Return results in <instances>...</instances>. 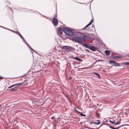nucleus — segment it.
Here are the masks:
<instances>
[{
	"label": "nucleus",
	"instance_id": "f257e3e1",
	"mask_svg": "<svg viewBox=\"0 0 129 129\" xmlns=\"http://www.w3.org/2000/svg\"><path fill=\"white\" fill-rule=\"evenodd\" d=\"M63 28V31L66 35L69 36H72L73 35H76L78 36H80L81 35V32L74 31V29L67 27Z\"/></svg>",
	"mask_w": 129,
	"mask_h": 129
},
{
	"label": "nucleus",
	"instance_id": "f03ea898",
	"mask_svg": "<svg viewBox=\"0 0 129 129\" xmlns=\"http://www.w3.org/2000/svg\"><path fill=\"white\" fill-rule=\"evenodd\" d=\"M79 37H73L71 38V40L81 44L82 43V40L81 38Z\"/></svg>",
	"mask_w": 129,
	"mask_h": 129
},
{
	"label": "nucleus",
	"instance_id": "7ed1b4c3",
	"mask_svg": "<svg viewBox=\"0 0 129 129\" xmlns=\"http://www.w3.org/2000/svg\"><path fill=\"white\" fill-rule=\"evenodd\" d=\"M109 63L110 64H112V66H114L115 67H118L121 66V65L123 64V63H118L116 62L115 61L110 60H109Z\"/></svg>",
	"mask_w": 129,
	"mask_h": 129
},
{
	"label": "nucleus",
	"instance_id": "20e7f679",
	"mask_svg": "<svg viewBox=\"0 0 129 129\" xmlns=\"http://www.w3.org/2000/svg\"><path fill=\"white\" fill-rule=\"evenodd\" d=\"M61 48L63 50H64L67 52H70L72 51V47L67 46H62Z\"/></svg>",
	"mask_w": 129,
	"mask_h": 129
},
{
	"label": "nucleus",
	"instance_id": "39448f33",
	"mask_svg": "<svg viewBox=\"0 0 129 129\" xmlns=\"http://www.w3.org/2000/svg\"><path fill=\"white\" fill-rule=\"evenodd\" d=\"M52 22L53 23V24L55 26L58 24V20L55 17H54L52 19Z\"/></svg>",
	"mask_w": 129,
	"mask_h": 129
},
{
	"label": "nucleus",
	"instance_id": "423d86ee",
	"mask_svg": "<svg viewBox=\"0 0 129 129\" xmlns=\"http://www.w3.org/2000/svg\"><path fill=\"white\" fill-rule=\"evenodd\" d=\"M81 35L80 36H79V37H82L81 39L82 40V42H83L84 40L85 39H88L89 37L86 35H85L84 34L81 33Z\"/></svg>",
	"mask_w": 129,
	"mask_h": 129
},
{
	"label": "nucleus",
	"instance_id": "0eeeda50",
	"mask_svg": "<svg viewBox=\"0 0 129 129\" xmlns=\"http://www.w3.org/2000/svg\"><path fill=\"white\" fill-rule=\"evenodd\" d=\"M107 125L109 126L110 128L112 129H119L122 126H120L117 127L115 128L112 126L111 124H107Z\"/></svg>",
	"mask_w": 129,
	"mask_h": 129
},
{
	"label": "nucleus",
	"instance_id": "6e6552de",
	"mask_svg": "<svg viewBox=\"0 0 129 129\" xmlns=\"http://www.w3.org/2000/svg\"><path fill=\"white\" fill-rule=\"evenodd\" d=\"M97 121H98V122H90L89 123L90 124L94 125H99L100 124V122L99 120H97Z\"/></svg>",
	"mask_w": 129,
	"mask_h": 129
},
{
	"label": "nucleus",
	"instance_id": "1a4fd4ad",
	"mask_svg": "<svg viewBox=\"0 0 129 129\" xmlns=\"http://www.w3.org/2000/svg\"><path fill=\"white\" fill-rule=\"evenodd\" d=\"M93 19H92L89 22V23L87 24L84 28L82 29L83 30L84 29H85L86 28H87V27H88V26H89L92 23V22H93Z\"/></svg>",
	"mask_w": 129,
	"mask_h": 129
},
{
	"label": "nucleus",
	"instance_id": "9d476101",
	"mask_svg": "<svg viewBox=\"0 0 129 129\" xmlns=\"http://www.w3.org/2000/svg\"><path fill=\"white\" fill-rule=\"evenodd\" d=\"M90 50L92 51H95L97 50V48L94 46H90Z\"/></svg>",
	"mask_w": 129,
	"mask_h": 129
},
{
	"label": "nucleus",
	"instance_id": "9b49d317",
	"mask_svg": "<svg viewBox=\"0 0 129 129\" xmlns=\"http://www.w3.org/2000/svg\"><path fill=\"white\" fill-rule=\"evenodd\" d=\"M18 88V87H15L14 88L10 89L9 90L11 92H13V91H17Z\"/></svg>",
	"mask_w": 129,
	"mask_h": 129
},
{
	"label": "nucleus",
	"instance_id": "f8f14e48",
	"mask_svg": "<svg viewBox=\"0 0 129 129\" xmlns=\"http://www.w3.org/2000/svg\"><path fill=\"white\" fill-rule=\"evenodd\" d=\"M81 44L84 47L87 48L89 49L91 46H88L87 44H84L82 43H81Z\"/></svg>",
	"mask_w": 129,
	"mask_h": 129
},
{
	"label": "nucleus",
	"instance_id": "ddd939ff",
	"mask_svg": "<svg viewBox=\"0 0 129 129\" xmlns=\"http://www.w3.org/2000/svg\"><path fill=\"white\" fill-rule=\"evenodd\" d=\"M57 30L59 34H61L62 33V31H63V30L61 27H58L57 28Z\"/></svg>",
	"mask_w": 129,
	"mask_h": 129
},
{
	"label": "nucleus",
	"instance_id": "4468645a",
	"mask_svg": "<svg viewBox=\"0 0 129 129\" xmlns=\"http://www.w3.org/2000/svg\"><path fill=\"white\" fill-rule=\"evenodd\" d=\"M75 59L78 61H80V62H82L83 61V60L80 59V58H79L77 57V56H76L75 58Z\"/></svg>",
	"mask_w": 129,
	"mask_h": 129
},
{
	"label": "nucleus",
	"instance_id": "2eb2a0df",
	"mask_svg": "<svg viewBox=\"0 0 129 129\" xmlns=\"http://www.w3.org/2000/svg\"><path fill=\"white\" fill-rule=\"evenodd\" d=\"M105 53L107 55H108L110 54V52L109 50H107L105 51Z\"/></svg>",
	"mask_w": 129,
	"mask_h": 129
},
{
	"label": "nucleus",
	"instance_id": "dca6fc26",
	"mask_svg": "<svg viewBox=\"0 0 129 129\" xmlns=\"http://www.w3.org/2000/svg\"><path fill=\"white\" fill-rule=\"evenodd\" d=\"M94 75H96L99 78H101L100 75L97 73L94 72L93 73Z\"/></svg>",
	"mask_w": 129,
	"mask_h": 129
},
{
	"label": "nucleus",
	"instance_id": "f3484780",
	"mask_svg": "<svg viewBox=\"0 0 129 129\" xmlns=\"http://www.w3.org/2000/svg\"><path fill=\"white\" fill-rule=\"evenodd\" d=\"M79 114L81 116H83L84 117H85L86 116V115L84 114H83V113L82 112H80Z\"/></svg>",
	"mask_w": 129,
	"mask_h": 129
},
{
	"label": "nucleus",
	"instance_id": "a211bd4d",
	"mask_svg": "<svg viewBox=\"0 0 129 129\" xmlns=\"http://www.w3.org/2000/svg\"><path fill=\"white\" fill-rule=\"evenodd\" d=\"M17 32V34L22 39L23 38V37L22 36V35L19 32Z\"/></svg>",
	"mask_w": 129,
	"mask_h": 129
},
{
	"label": "nucleus",
	"instance_id": "6ab92c4d",
	"mask_svg": "<svg viewBox=\"0 0 129 129\" xmlns=\"http://www.w3.org/2000/svg\"><path fill=\"white\" fill-rule=\"evenodd\" d=\"M114 57H116V59H117L120 58L122 56L121 55L120 56H114Z\"/></svg>",
	"mask_w": 129,
	"mask_h": 129
},
{
	"label": "nucleus",
	"instance_id": "aec40b11",
	"mask_svg": "<svg viewBox=\"0 0 129 129\" xmlns=\"http://www.w3.org/2000/svg\"><path fill=\"white\" fill-rule=\"evenodd\" d=\"M40 64V63H38V64H36V66L38 67V68L39 69L40 68H41Z\"/></svg>",
	"mask_w": 129,
	"mask_h": 129
},
{
	"label": "nucleus",
	"instance_id": "412c9836",
	"mask_svg": "<svg viewBox=\"0 0 129 129\" xmlns=\"http://www.w3.org/2000/svg\"><path fill=\"white\" fill-rule=\"evenodd\" d=\"M120 122H119L118 121H117L116 123H115L114 122V124L115 126H116L118 124H120Z\"/></svg>",
	"mask_w": 129,
	"mask_h": 129
},
{
	"label": "nucleus",
	"instance_id": "4be33fe9",
	"mask_svg": "<svg viewBox=\"0 0 129 129\" xmlns=\"http://www.w3.org/2000/svg\"><path fill=\"white\" fill-rule=\"evenodd\" d=\"M123 64H124L125 65H129V62H127L124 63H123Z\"/></svg>",
	"mask_w": 129,
	"mask_h": 129
},
{
	"label": "nucleus",
	"instance_id": "5701e85b",
	"mask_svg": "<svg viewBox=\"0 0 129 129\" xmlns=\"http://www.w3.org/2000/svg\"><path fill=\"white\" fill-rule=\"evenodd\" d=\"M25 81H24V82H22L17 83V86L20 85H22L23 83V82H24Z\"/></svg>",
	"mask_w": 129,
	"mask_h": 129
},
{
	"label": "nucleus",
	"instance_id": "b1692460",
	"mask_svg": "<svg viewBox=\"0 0 129 129\" xmlns=\"http://www.w3.org/2000/svg\"><path fill=\"white\" fill-rule=\"evenodd\" d=\"M22 39L23 40V42H24V43H26V44L27 45V44H28L26 41L23 38H22Z\"/></svg>",
	"mask_w": 129,
	"mask_h": 129
},
{
	"label": "nucleus",
	"instance_id": "393cba45",
	"mask_svg": "<svg viewBox=\"0 0 129 129\" xmlns=\"http://www.w3.org/2000/svg\"><path fill=\"white\" fill-rule=\"evenodd\" d=\"M109 121L112 124H114V122L111 121V120H109Z\"/></svg>",
	"mask_w": 129,
	"mask_h": 129
},
{
	"label": "nucleus",
	"instance_id": "a878e982",
	"mask_svg": "<svg viewBox=\"0 0 129 129\" xmlns=\"http://www.w3.org/2000/svg\"><path fill=\"white\" fill-rule=\"evenodd\" d=\"M75 50H76V49L75 48H73V47H72V51H75Z\"/></svg>",
	"mask_w": 129,
	"mask_h": 129
},
{
	"label": "nucleus",
	"instance_id": "bb28decb",
	"mask_svg": "<svg viewBox=\"0 0 129 129\" xmlns=\"http://www.w3.org/2000/svg\"><path fill=\"white\" fill-rule=\"evenodd\" d=\"M27 45L29 46V48L30 49L32 50H33V49L32 48L29 46V45L28 44H27Z\"/></svg>",
	"mask_w": 129,
	"mask_h": 129
},
{
	"label": "nucleus",
	"instance_id": "cd10ccee",
	"mask_svg": "<svg viewBox=\"0 0 129 129\" xmlns=\"http://www.w3.org/2000/svg\"><path fill=\"white\" fill-rule=\"evenodd\" d=\"M114 56H113L112 57V59L113 60H116V57H114Z\"/></svg>",
	"mask_w": 129,
	"mask_h": 129
},
{
	"label": "nucleus",
	"instance_id": "c85d7f7f",
	"mask_svg": "<svg viewBox=\"0 0 129 129\" xmlns=\"http://www.w3.org/2000/svg\"><path fill=\"white\" fill-rule=\"evenodd\" d=\"M13 87V85H11L9 87H8V88L9 89V88H11L12 87Z\"/></svg>",
	"mask_w": 129,
	"mask_h": 129
},
{
	"label": "nucleus",
	"instance_id": "c756f323",
	"mask_svg": "<svg viewBox=\"0 0 129 129\" xmlns=\"http://www.w3.org/2000/svg\"><path fill=\"white\" fill-rule=\"evenodd\" d=\"M70 57L71 58L73 59H75V57H74V56H71Z\"/></svg>",
	"mask_w": 129,
	"mask_h": 129
},
{
	"label": "nucleus",
	"instance_id": "7c9ffc66",
	"mask_svg": "<svg viewBox=\"0 0 129 129\" xmlns=\"http://www.w3.org/2000/svg\"><path fill=\"white\" fill-rule=\"evenodd\" d=\"M75 111L77 112V113H78L79 114V112H80L78 111L76 109H75Z\"/></svg>",
	"mask_w": 129,
	"mask_h": 129
},
{
	"label": "nucleus",
	"instance_id": "2f4dec72",
	"mask_svg": "<svg viewBox=\"0 0 129 129\" xmlns=\"http://www.w3.org/2000/svg\"><path fill=\"white\" fill-rule=\"evenodd\" d=\"M57 14H55V16H54V17L55 18V17H57Z\"/></svg>",
	"mask_w": 129,
	"mask_h": 129
},
{
	"label": "nucleus",
	"instance_id": "473e14b6",
	"mask_svg": "<svg viewBox=\"0 0 129 129\" xmlns=\"http://www.w3.org/2000/svg\"><path fill=\"white\" fill-rule=\"evenodd\" d=\"M91 27H94V29L95 30V27H94V26H93V25H92V26H91Z\"/></svg>",
	"mask_w": 129,
	"mask_h": 129
},
{
	"label": "nucleus",
	"instance_id": "72a5a7b5",
	"mask_svg": "<svg viewBox=\"0 0 129 129\" xmlns=\"http://www.w3.org/2000/svg\"><path fill=\"white\" fill-rule=\"evenodd\" d=\"M13 87L15 86H17V84H13Z\"/></svg>",
	"mask_w": 129,
	"mask_h": 129
},
{
	"label": "nucleus",
	"instance_id": "f704fd0d",
	"mask_svg": "<svg viewBox=\"0 0 129 129\" xmlns=\"http://www.w3.org/2000/svg\"><path fill=\"white\" fill-rule=\"evenodd\" d=\"M4 77H0V79H3Z\"/></svg>",
	"mask_w": 129,
	"mask_h": 129
},
{
	"label": "nucleus",
	"instance_id": "c9c22d12",
	"mask_svg": "<svg viewBox=\"0 0 129 129\" xmlns=\"http://www.w3.org/2000/svg\"><path fill=\"white\" fill-rule=\"evenodd\" d=\"M11 105H13L14 106H16V104H11Z\"/></svg>",
	"mask_w": 129,
	"mask_h": 129
},
{
	"label": "nucleus",
	"instance_id": "e433bc0d",
	"mask_svg": "<svg viewBox=\"0 0 129 129\" xmlns=\"http://www.w3.org/2000/svg\"><path fill=\"white\" fill-rule=\"evenodd\" d=\"M1 27H2V28H4L5 29L6 28H5V27L3 26H1Z\"/></svg>",
	"mask_w": 129,
	"mask_h": 129
},
{
	"label": "nucleus",
	"instance_id": "4c0bfd02",
	"mask_svg": "<svg viewBox=\"0 0 129 129\" xmlns=\"http://www.w3.org/2000/svg\"><path fill=\"white\" fill-rule=\"evenodd\" d=\"M85 50L86 51H88V52H89V51L88 50V49H85Z\"/></svg>",
	"mask_w": 129,
	"mask_h": 129
},
{
	"label": "nucleus",
	"instance_id": "58836bf2",
	"mask_svg": "<svg viewBox=\"0 0 129 129\" xmlns=\"http://www.w3.org/2000/svg\"><path fill=\"white\" fill-rule=\"evenodd\" d=\"M5 29L9 30H10V29H8V28H6Z\"/></svg>",
	"mask_w": 129,
	"mask_h": 129
},
{
	"label": "nucleus",
	"instance_id": "ea45409f",
	"mask_svg": "<svg viewBox=\"0 0 129 129\" xmlns=\"http://www.w3.org/2000/svg\"><path fill=\"white\" fill-rule=\"evenodd\" d=\"M86 128H88V129H90V127H87Z\"/></svg>",
	"mask_w": 129,
	"mask_h": 129
},
{
	"label": "nucleus",
	"instance_id": "a19ab883",
	"mask_svg": "<svg viewBox=\"0 0 129 129\" xmlns=\"http://www.w3.org/2000/svg\"><path fill=\"white\" fill-rule=\"evenodd\" d=\"M10 31H12V32H14V31L13 30H11V29H10Z\"/></svg>",
	"mask_w": 129,
	"mask_h": 129
},
{
	"label": "nucleus",
	"instance_id": "79ce46f5",
	"mask_svg": "<svg viewBox=\"0 0 129 129\" xmlns=\"http://www.w3.org/2000/svg\"><path fill=\"white\" fill-rule=\"evenodd\" d=\"M18 32V31H14V32L15 33H16L17 34V32Z\"/></svg>",
	"mask_w": 129,
	"mask_h": 129
},
{
	"label": "nucleus",
	"instance_id": "37998d69",
	"mask_svg": "<svg viewBox=\"0 0 129 129\" xmlns=\"http://www.w3.org/2000/svg\"><path fill=\"white\" fill-rule=\"evenodd\" d=\"M51 119H54V118L53 117H51Z\"/></svg>",
	"mask_w": 129,
	"mask_h": 129
},
{
	"label": "nucleus",
	"instance_id": "c03bdc74",
	"mask_svg": "<svg viewBox=\"0 0 129 129\" xmlns=\"http://www.w3.org/2000/svg\"><path fill=\"white\" fill-rule=\"evenodd\" d=\"M72 78V77H70L68 78V79H70Z\"/></svg>",
	"mask_w": 129,
	"mask_h": 129
},
{
	"label": "nucleus",
	"instance_id": "a18cd8bd",
	"mask_svg": "<svg viewBox=\"0 0 129 129\" xmlns=\"http://www.w3.org/2000/svg\"><path fill=\"white\" fill-rule=\"evenodd\" d=\"M33 50V51H34V52H36V51H35V50H34V49H33V50Z\"/></svg>",
	"mask_w": 129,
	"mask_h": 129
},
{
	"label": "nucleus",
	"instance_id": "49530a36",
	"mask_svg": "<svg viewBox=\"0 0 129 129\" xmlns=\"http://www.w3.org/2000/svg\"><path fill=\"white\" fill-rule=\"evenodd\" d=\"M90 129H94L93 128H91Z\"/></svg>",
	"mask_w": 129,
	"mask_h": 129
},
{
	"label": "nucleus",
	"instance_id": "de8ad7c7",
	"mask_svg": "<svg viewBox=\"0 0 129 129\" xmlns=\"http://www.w3.org/2000/svg\"><path fill=\"white\" fill-rule=\"evenodd\" d=\"M80 3V4H82V3Z\"/></svg>",
	"mask_w": 129,
	"mask_h": 129
},
{
	"label": "nucleus",
	"instance_id": "09e8293b",
	"mask_svg": "<svg viewBox=\"0 0 129 129\" xmlns=\"http://www.w3.org/2000/svg\"><path fill=\"white\" fill-rule=\"evenodd\" d=\"M80 123H82V122H80Z\"/></svg>",
	"mask_w": 129,
	"mask_h": 129
},
{
	"label": "nucleus",
	"instance_id": "8fccbe9b",
	"mask_svg": "<svg viewBox=\"0 0 129 129\" xmlns=\"http://www.w3.org/2000/svg\"><path fill=\"white\" fill-rule=\"evenodd\" d=\"M1 104H0V107H1Z\"/></svg>",
	"mask_w": 129,
	"mask_h": 129
},
{
	"label": "nucleus",
	"instance_id": "3c124183",
	"mask_svg": "<svg viewBox=\"0 0 129 129\" xmlns=\"http://www.w3.org/2000/svg\"><path fill=\"white\" fill-rule=\"evenodd\" d=\"M10 4V3L9 2V4Z\"/></svg>",
	"mask_w": 129,
	"mask_h": 129
},
{
	"label": "nucleus",
	"instance_id": "603ef678",
	"mask_svg": "<svg viewBox=\"0 0 129 129\" xmlns=\"http://www.w3.org/2000/svg\"><path fill=\"white\" fill-rule=\"evenodd\" d=\"M43 16L44 17H45V16Z\"/></svg>",
	"mask_w": 129,
	"mask_h": 129
},
{
	"label": "nucleus",
	"instance_id": "864d4df0",
	"mask_svg": "<svg viewBox=\"0 0 129 129\" xmlns=\"http://www.w3.org/2000/svg\"><path fill=\"white\" fill-rule=\"evenodd\" d=\"M11 10H12V11L13 12V11L12 10V9H11Z\"/></svg>",
	"mask_w": 129,
	"mask_h": 129
},
{
	"label": "nucleus",
	"instance_id": "5fc2aeb1",
	"mask_svg": "<svg viewBox=\"0 0 129 129\" xmlns=\"http://www.w3.org/2000/svg\"><path fill=\"white\" fill-rule=\"evenodd\" d=\"M1 26H0V27H1Z\"/></svg>",
	"mask_w": 129,
	"mask_h": 129
}]
</instances>
